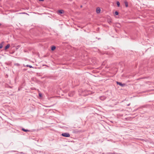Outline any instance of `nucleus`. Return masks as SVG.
<instances>
[{"instance_id":"obj_20","label":"nucleus","mask_w":154,"mask_h":154,"mask_svg":"<svg viewBox=\"0 0 154 154\" xmlns=\"http://www.w3.org/2000/svg\"><path fill=\"white\" fill-rule=\"evenodd\" d=\"M129 105H130V104H128V105H127V106H129Z\"/></svg>"},{"instance_id":"obj_9","label":"nucleus","mask_w":154,"mask_h":154,"mask_svg":"<svg viewBox=\"0 0 154 154\" xmlns=\"http://www.w3.org/2000/svg\"><path fill=\"white\" fill-rule=\"evenodd\" d=\"M56 48V47L54 46H53L51 48V50L52 51H54V50Z\"/></svg>"},{"instance_id":"obj_18","label":"nucleus","mask_w":154,"mask_h":154,"mask_svg":"<svg viewBox=\"0 0 154 154\" xmlns=\"http://www.w3.org/2000/svg\"><path fill=\"white\" fill-rule=\"evenodd\" d=\"M11 152H16L17 151H11Z\"/></svg>"},{"instance_id":"obj_7","label":"nucleus","mask_w":154,"mask_h":154,"mask_svg":"<svg viewBox=\"0 0 154 154\" xmlns=\"http://www.w3.org/2000/svg\"><path fill=\"white\" fill-rule=\"evenodd\" d=\"M10 46V45L9 44H8L5 48V49L6 50L8 49Z\"/></svg>"},{"instance_id":"obj_11","label":"nucleus","mask_w":154,"mask_h":154,"mask_svg":"<svg viewBox=\"0 0 154 154\" xmlns=\"http://www.w3.org/2000/svg\"><path fill=\"white\" fill-rule=\"evenodd\" d=\"M116 4L118 7H119L120 6V3L119 1L116 2Z\"/></svg>"},{"instance_id":"obj_1","label":"nucleus","mask_w":154,"mask_h":154,"mask_svg":"<svg viewBox=\"0 0 154 154\" xmlns=\"http://www.w3.org/2000/svg\"><path fill=\"white\" fill-rule=\"evenodd\" d=\"M61 135L65 137H70V134L67 132L63 133L61 134Z\"/></svg>"},{"instance_id":"obj_10","label":"nucleus","mask_w":154,"mask_h":154,"mask_svg":"<svg viewBox=\"0 0 154 154\" xmlns=\"http://www.w3.org/2000/svg\"><path fill=\"white\" fill-rule=\"evenodd\" d=\"M107 154H119L118 153H116L115 152H113V153L112 152H108L107 153Z\"/></svg>"},{"instance_id":"obj_13","label":"nucleus","mask_w":154,"mask_h":154,"mask_svg":"<svg viewBox=\"0 0 154 154\" xmlns=\"http://www.w3.org/2000/svg\"><path fill=\"white\" fill-rule=\"evenodd\" d=\"M3 45L2 44V43L0 44V48L1 49L3 48Z\"/></svg>"},{"instance_id":"obj_19","label":"nucleus","mask_w":154,"mask_h":154,"mask_svg":"<svg viewBox=\"0 0 154 154\" xmlns=\"http://www.w3.org/2000/svg\"><path fill=\"white\" fill-rule=\"evenodd\" d=\"M39 1H43L44 0H39Z\"/></svg>"},{"instance_id":"obj_8","label":"nucleus","mask_w":154,"mask_h":154,"mask_svg":"<svg viewBox=\"0 0 154 154\" xmlns=\"http://www.w3.org/2000/svg\"><path fill=\"white\" fill-rule=\"evenodd\" d=\"M22 130L23 131H25V132H27L28 131H29L27 129H26L24 128H23L22 129Z\"/></svg>"},{"instance_id":"obj_3","label":"nucleus","mask_w":154,"mask_h":154,"mask_svg":"<svg viewBox=\"0 0 154 154\" xmlns=\"http://www.w3.org/2000/svg\"><path fill=\"white\" fill-rule=\"evenodd\" d=\"M99 98L102 100H104L106 99V97L105 96H101L99 97Z\"/></svg>"},{"instance_id":"obj_6","label":"nucleus","mask_w":154,"mask_h":154,"mask_svg":"<svg viewBox=\"0 0 154 154\" xmlns=\"http://www.w3.org/2000/svg\"><path fill=\"white\" fill-rule=\"evenodd\" d=\"M124 3L125 6L126 7H127L128 6V2L127 1H125L124 2Z\"/></svg>"},{"instance_id":"obj_12","label":"nucleus","mask_w":154,"mask_h":154,"mask_svg":"<svg viewBox=\"0 0 154 154\" xmlns=\"http://www.w3.org/2000/svg\"><path fill=\"white\" fill-rule=\"evenodd\" d=\"M14 65L19 66L20 65V64L18 63H15L14 64Z\"/></svg>"},{"instance_id":"obj_21","label":"nucleus","mask_w":154,"mask_h":154,"mask_svg":"<svg viewBox=\"0 0 154 154\" xmlns=\"http://www.w3.org/2000/svg\"><path fill=\"white\" fill-rule=\"evenodd\" d=\"M1 25V24H0V26Z\"/></svg>"},{"instance_id":"obj_16","label":"nucleus","mask_w":154,"mask_h":154,"mask_svg":"<svg viewBox=\"0 0 154 154\" xmlns=\"http://www.w3.org/2000/svg\"><path fill=\"white\" fill-rule=\"evenodd\" d=\"M72 95L71 94H69V96L71 97V96H72V95L74 94V92H73V93H72Z\"/></svg>"},{"instance_id":"obj_4","label":"nucleus","mask_w":154,"mask_h":154,"mask_svg":"<svg viewBox=\"0 0 154 154\" xmlns=\"http://www.w3.org/2000/svg\"><path fill=\"white\" fill-rule=\"evenodd\" d=\"M64 11L63 10H59L58 11V12H57V13H58H58H59V14H63L64 13Z\"/></svg>"},{"instance_id":"obj_2","label":"nucleus","mask_w":154,"mask_h":154,"mask_svg":"<svg viewBox=\"0 0 154 154\" xmlns=\"http://www.w3.org/2000/svg\"><path fill=\"white\" fill-rule=\"evenodd\" d=\"M116 83L117 85H120L122 87H123L126 85V84H122V83L118 82H116Z\"/></svg>"},{"instance_id":"obj_5","label":"nucleus","mask_w":154,"mask_h":154,"mask_svg":"<svg viewBox=\"0 0 154 154\" xmlns=\"http://www.w3.org/2000/svg\"><path fill=\"white\" fill-rule=\"evenodd\" d=\"M100 9L99 8H97L96 9L97 13V14L99 13L100 12Z\"/></svg>"},{"instance_id":"obj_17","label":"nucleus","mask_w":154,"mask_h":154,"mask_svg":"<svg viewBox=\"0 0 154 154\" xmlns=\"http://www.w3.org/2000/svg\"><path fill=\"white\" fill-rule=\"evenodd\" d=\"M39 96L40 97H42V94L40 93H39Z\"/></svg>"},{"instance_id":"obj_14","label":"nucleus","mask_w":154,"mask_h":154,"mask_svg":"<svg viewBox=\"0 0 154 154\" xmlns=\"http://www.w3.org/2000/svg\"><path fill=\"white\" fill-rule=\"evenodd\" d=\"M26 66H27V67H29L30 68H33L32 66L30 65H26Z\"/></svg>"},{"instance_id":"obj_15","label":"nucleus","mask_w":154,"mask_h":154,"mask_svg":"<svg viewBox=\"0 0 154 154\" xmlns=\"http://www.w3.org/2000/svg\"><path fill=\"white\" fill-rule=\"evenodd\" d=\"M115 14L116 15H117L119 14V13L118 11H116L115 12Z\"/></svg>"}]
</instances>
